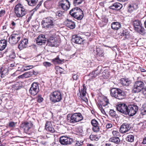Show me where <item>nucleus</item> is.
<instances>
[{"instance_id":"18","label":"nucleus","mask_w":146,"mask_h":146,"mask_svg":"<svg viewBox=\"0 0 146 146\" xmlns=\"http://www.w3.org/2000/svg\"><path fill=\"white\" fill-rule=\"evenodd\" d=\"M72 41L78 44H81L82 43L83 39L80 37L76 35L74 36L72 39Z\"/></svg>"},{"instance_id":"1","label":"nucleus","mask_w":146,"mask_h":146,"mask_svg":"<svg viewBox=\"0 0 146 146\" xmlns=\"http://www.w3.org/2000/svg\"><path fill=\"white\" fill-rule=\"evenodd\" d=\"M110 95L113 97L119 100H121L125 97V92L119 88H113L110 90Z\"/></svg>"},{"instance_id":"55","label":"nucleus","mask_w":146,"mask_h":146,"mask_svg":"<svg viewBox=\"0 0 146 146\" xmlns=\"http://www.w3.org/2000/svg\"><path fill=\"white\" fill-rule=\"evenodd\" d=\"M89 76L90 77V78L91 79H93L95 78L97 76V75H96V74H93L91 75H90V73L89 74Z\"/></svg>"},{"instance_id":"7","label":"nucleus","mask_w":146,"mask_h":146,"mask_svg":"<svg viewBox=\"0 0 146 146\" xmlns=\"http://www.w3.org/2000/svg\"><path fill=\"white\" fill-rule=\"evenodd\" d=\"M21 38L20 35L19 34L13 33L9 37V43L12 45L16 44Z\"/></svg>"},{"instance_id":"49","label":"nucleus","mask_w":146,"mask_h":146,"mask_svg":"<svg viewBox=\"0 0 146 146\" xmlns=\"http://www.w3.org/2000/svg\"><path fill=\"white\" fill-rule=\"evenodd\" d=\"M33 67V66H25V69H23L24 71L29 70L31 69Z\"/></svg>"},{"instance_id":"34","label":"nucleus","mask_w":146,"mask_h":146,"mask_svg":"<svg viewBox=\"0 0 146 146\" xmlns=\"http://www.w3.org/2000/svg\"><path fill=\"white\" fill-rule=\"evenodd\" d=\"M32 124L31 123L25 122L24 123V129L29 130L32 126Z\"/></svg>"},{"instance_id":"29","label":"nucleus","mask_w":146,"mask_h":146,"mask_svg":"<svg viewBox=\"0 0 146 146\" xmlns=\"http://www.w3.org/2000/svg\"><path fill=\"white\" fill-rule=\"evenodd\" d=\"M133 25L134 27L135 30L140 27L142 25L141 21L138 20H136L134 21L133 22Z\"/></svg>"},{"instance_id":"62","label":"nucleus","mask_w":146,"mask_h":146,"mask_svg":"<svg viewBox=\"0 0 146 146\" xmlns=\"http://www.w3.org/2000/svg\"><path fill=\"white\" fill-rule=\"evenodd\" d=\"M139 68L140 69V70L141 72H145L146 71V70H145V69L141 68L140 67H139Z\"/></svg>"},{"instance_id":"37","label":"nucleus","mask_w":146,"mask_h":146,"mask_svg":"<svg viewBox=\"0 0 146 146\" xmlns=\"http://www.w3.org/2000/svg\"><path fill=\"white\" fill-rule=\"evenodd\" d=\"M90 139L92 141H97L99 139V137L97 135H91L90 136Z\"/></svg>"},{"instance_id":"27","label":"nucleus","mask_w":146,"mask_h":146,"mask_svg":"<svg viewBox=\"0 0 146 146\" xmlns=\"http://www.w3.org/2000/svg\"><path fill=\"white\" fill-rule=\"evenodd\" d=\"M121 82L123 86H127L131 84V82L128 78H123L121 79Z\"/></svg>"},{"instance_id":"44","label":"nucleus","mask_w":146,"mask_h":146,"mask_svg":"<svg viewBox=\"0 0 146 146\" xmlns=\"http://www.w3.org/2000/svg\"><path fill=\"white\" fill-rule=\"evenodd\" d=\"M142 112L143 115L146 114V105H144L143 106Z\"/></svg>"},{"instance_id":"11","label":"nucleus","mask_w":146,"mask_h":146,"mask_svg":"<svg viewBox=\"0 0 146 146\" xmlns=\"http://www.w3.org/2000/svg\"><path fill=\"white\" fill-rule=\"evenodd\" d=\"M59 6L63 10L67 11L70 7V2L68 0H62L59 3Z\"/></svg>"},{"instance_id":"9","label":"nucleus","mask_w":146,"mask_h":146,"mask_svg":"<svg viewBox=\"0 0 146 146\" xmlns=\"http://www.w3.org/2000/svg\"><path fill=\"white\" fill-rule=\"evenodd\" d=\"M138 110V107L136 105H130L128 106L127 114L129 116H133L136 113Z\"/></svg>"},{"instance_id":"20","label":"nucleus","mask_w":146,"mask_h":146,"mask_svg":"<svg viewBox=\"0 0 146 146\" xmlns=\"http://www.w3.org/2000/svg\"><path fill=\"white\" fill-rule=\"evenodd\" d=\"M47 43L46 45L48 46H55L56 43L55 39L53 37H50L47 39Z\"/></svg>"},{"instance_id":"17","label":"nucleus","mask_w":146,"mask_h":146,"mask_svg":"<svg viewBox=\"0 0 146 146\" xmlns=\"http://www.w3.org/2000/svg\"><path fill=\"white\" fill-rule=\"evenodd\" d=\"M122 7V5L118 3H115L109 7L110 9L113 10H118L120 9Z\"/></svg>"},{"instance_id":"5","label":"nucleus","mask_w":146,"mask_h":146,"mask_svg":"<svg viewBox=\"0 0 146 146\" xmlns=\"http://www.w3.org/2000/svg\"><path fill=\"white\" fill-rule=\"evenodd\" d=\"M50 96V100L54 103L59 102L62 99L61 93L60 92L58 91L51 93Z\"/></svg>"},{"instance_id":"35","label":"nucleus","mask_w":146,"mask_h":146,"mask_svg":"<svg viewBox=\"0 0 146 146\" xmlns=\"http://www.w3.org/2000/svg\"><path fill=\"white\" fill-rule=\"evenodd\" d=\"M28 3L29 5L34 6L36 5L37 2L38 0H25Z\"/></svg>"},{"instance_id":"10","label":"nucleus","mask_w":146,"mask_h":146,"mask_svg":"<svg viewBox=\"0 0 146 146\" xmlns=\"http://www.w3.org/2000/svg\"><path fill=\"white\" fill-rule=\"evenodd\" d=\"M59 141L62 145H67L71 144L73 141L71 138L67 137L62 136L60 137Z\"/></svg>"},{"instance_id":"22","label":"nucleus","mask_w":146,"mask_h":146,"mask_svg":"<svg viewBox=\"0 0 146 146\" xmlns=\"http://www.w3.org/2000/svg\"><path fill=\"white\" fill-rule=\"evenodd\" d=\"M111 26L112 29L117 30L121 28V25L119 22H114L112 23Z\"/></svg>"},{"instance_id":"59","label":"nucleus","mask_w":146,"mask_h":146,"mask_svg":"<svg viewBox=\"0 0 146 146\" xmlns=\"http://www.w3.org/2000/svg\"><path fill=\"white\" fill-rule=\"evenodd\" d=\"M42 1H40L39 3L37 5V6H36V7L35 8V9H38V8L40 6V5H41V4L42 3Z\"/></svg>"},{"instance_id":"51","label":"nucleus","mask_w":146,"mask_h":146,"mask_svg":"<svg viewBox=\"0 0 146 146\" xmlns=\"http://www.w3.org/2000/svg\"><path fill=\"white\" fill-rule=\"evenodd\" d=\"M100 73L99 71H98V70H96L95 71L92 72L90 73V75H92V74H96V75L98 76Z\"/></svg>"},{"instance_id":"24","label":"nucleus","mask_w":146,"mask_h":146,"mask_svg":"<svg viewBox=\"0 0 146 146\" xmlns=\"http://www.w3.org/2000/svg\"><path fill=\"white\" fill-rule=\"evenodd\" d=\"M67 61L64 60L60 59L57 56V57L52 60V62L54 64H60L65 62V61Z\"/></svg>"},{"instance_id":"58","label":"nucleus","mask_w":146,"mask_h":146,"mask_svg":"<svg viewBox=\"0 0 146 146\" xmlns=\"http://www.w3.org/2000/svg\"><path fill=\"white\" fill-rule=\"evenodd\" d=\"M142 93L144 96H146V87L142 89Z\"/></svg>"},{"instance_id":"41","label":"nucleus","mask_w":146,"mask_h":146,"mask_svg":"<svg viewBox=\"0 0 146 146\" xmlns=\"http://www.w3.org/2000/svg\"><path fill=\"white\" fill-rule=\"evenodd\" d=\"M62 15V12L60 11H58L56 13V15L57 17H61Z\"/></svg>"},{"instance_id":"31","label":"nucleus","mask_w":146,"mask_h":146,"mask_svg":"<svg viewBox=\"0 0 146 146\" xmlns=\"http://www.w3.org/2000/svg\"><path fill=\"white\" fill-rule=\"evenodd\" d=\"M109 141L117 144L120 141V140L119 137H114L110 138Z\"/></svg>"},{"instance_id":"64","label":"nucleus","mask_w":146,"mask_h":146,"mask_svg":"<svg viewBox=\"0 0 146 146\" xmlns=\"http://www.w3.org/2000/svg\"><path fill=\"white\" fill-rule=\"evenodd\" d=\"M142 143L143 144H146V137L143 139Z\"/></svg>"},{"instance_id":"4","label":"nucleus","mask_w":146,"mask_h":146,"mask_svg":"<svg viewBox=\"0 0 146 146\" xmlns=\"http://www.w3.org/2000/svg\"><path fill=\"white\" fill-rule=\"evenodd\" d=\"M82 115L80 113H74L70 118H68V121L71 123H74L81 121L83 119Z\"/></svg>"},{"instance_id":"19","label":"nucleus","mask_w":146,"mask_h":146,"mask_svg":"<svg viewBox=\"0 0 146 146\" xmlns=\"http://www.w3.org/2000/svg\"><path fill=\"white\" fill-rule=\"evenodd\" d=\"M138 8V5L136 3L130 4L127 8L128 12L131 13L134 11L136 10Z\"/></svg>"},{"instance_id":"2","label":"nucleus","mask_w":146,"mask_h":146,"mask_svg":"<svg viewBox=\"0 0 146 146\" xmlns=\"http://www.w3.org/2000/svg\"><path fill=\"white\" fill-rule=\"evenodd\" d=\"M71 16L78 20L82 19L84 17L83 11L79 8L76 7L72 9L69 12Z\"/></svg>"},{"instance_id":"60","label":"nucleus","mask_w":146,"mask_h":146,"mask_svg":"<svg viewBox=\"0 0 146 146\" xmlns=\"http://www.w3.org/2000/svg\"><path fill=\"white\" fill-rule=\"evenodd\" d=\"M112 127V125L111 123H108L106 125V127L107 129H109Z\"/></svg>"},{"instance_id":"56","label":"nucleus","mask_w":146,"mask_h":146,"mask_svg":"<svg viewBox=\"0 0 146 146\" xmlns=\"http://www.w3.org/2000/svg\"><path fill=\"white\" fill-rule=\"evenodd\" d=\"M41 24L42 27L43 28H45V27L46 23L44 20H43L41 23Z\"/></svg>"},{"instance_id":"6","label":"nucleus","mask_w":146,"mask_h":146,"mask_svg":"<svg viewBox=\"0 0 146 146\" xmlns=\"http://www.w3.org/2000/svg\"><path fill=\"white\" fill-rule=\"evenodd\" d=\"M144 86V84L141 81H137L134 84L132 91L135 93H137L142 90Z\"/></svg>"},{"instance_id":"47","label":"nucleus","mask_w":146,"mask_h":146,"mask_svg":"<svg viewBox=\"0 0 146 146\" xmlns=\"http://www.w3.org/2000/svg\"><path fill=\"white\" fill-rule=\"evenodd\" d=\"M113 135V136H117L120 135L119 133L116 131H113L112 132Z\"/></svg>"},{"instance_id":"3","label":"nucleus","mask_w":146,"mask_h":146,"mask_svg":"<svg viewBox=\"0 0 146 146\" xmlns=\"http://www.w3.org/2000/svg\"><path fill=\"white\" fill-rule=\"evenodd\" d=\"M14 11L16 15L18 17H23L27 13V11L23 5L19 3L15 6Z\"/></svg>"},{"instance_id":"8","label":"nucleus","mask_w":146,"mask_h":146,"mask_svg":"<svg viewBox=\"0 0 146 146\" xmlns=\"http://www.w3.org/2000/svg\"><path fill=\"white\" fill-rule=\"evenodd\" d=\"M39 91L38 84L36 82H34L32 84L29 92L33 96H35Z\"/></svg>"},{"instance_id":"40","label":"nucleus","mask_w":146,"mask_h":146,"mask_svg":"<svg viewBox=\"0 0 146 146\" xmlns=\"http://www.w3.org/2000/svg\"><path fill=\"white\" fill-rule=\"evenodd\" d=\"M109 114L110 116L113 117L117 116L115 111L112 110H110L109 111Z\"/></svg>"},{"instance_id":"13","label":"nucleus","mask_w":146,"mask_h":146,"mask_svg":"<svg viewBox=\"0 0 146 146\" xmlns=\"http://www.w3.org/2000/svg\"><path fill=\"white\" fill-rule=\"evenodd\" d=\"M82 86L83 88L81 89V92H80V95L82 100L85 102H86L88 101V100L85 97V96L86 94V90L87 88L84 84H83Z\"/></svg>"},{"instance_id":"32","label":"nucleus","mask_w":146,"mask_h":146,"mask_svg":"<svg viewBox=\"0 0 146 146\" xmlns=\"http://www.w3.org/2000/svg\"><path fill=\"white\" fill-rule=\"evenodd\" d=\"M100 103L103 107L106 108L108 107V104H109L108 100L106 98H105Z\"/></svg>"},{"instance_id":"43","label":"nucleus","mask_w":146,"mask_h":146,"mask_svg":"<svg viewBox=\"0 0 146 146\" xmlns=\"http://www.w3.org/2000/svg\"><path fill=\"white\" fill-rule=\"evenodd\" d=\"M91 123L93 126H97L98 125V122L95 119L92 120L91 121Z\"/></svg>"},{"instance_id":"23","label":"nucleus","mask_w":146,"mask_h":146,"mask_svg":"<svg viewBox=\"0 0 146 146\" xmlns=\"http://www.w3.org/2000/svg\"><path fill=\"white\" fill-rule=\"evenodd\" d=\"M120 35L121 36L124 37L123 38L127 39L129 36V33L128 31L126 30L122 29L121 31Z\"/></svg>"},{"instance_id":"39","label":"nucleus","mask_w":146,"mask_h":146,"mask_svg":"<svg viewBox=\"0 0 146 146\" xmlns=\"http://www.w3.org/2000/svg\"><path fill=\"white\" fill-rule=\"evenodd\" d=\"M127 141L130 142H132L134 140V137L132 135H129L126 138Z\"/></svg>"},{"instance_id":"38","label":"nucleus","mask_w":146,"mask_h":146,"mask_svg":"<svg viewBox=\"0 0 146 146\" xmlns=\"http://www.w3.org/2000/svg\"><path fill=\"white\" fill-rule=\"evenodd\" d=\"M8 71V69L7 68H4L1 73V77L2 78L4 77L7 74Z\"/></svg>"},{"instance_id":"45","label":"nucleus","mask_w":146,"mask_h":146,"mask_svg":"<svg viewBox=\"0 0 146 146\" xmlns=\"http://www.w3.org/2000/svg\"><path fill=\"white\" fill-rule=\"evenodd\" d=\"M19 66L18 67V71H20L22 72L24 71L23 69H25V66H23L22 64H19Z\"/></svg>"},{"instance_id":"33","label":"nucleus","mask_w":146,"mask_h":146,"mask_svg":"<svg viewBox=\"0 0 146 146\" xmlns=\"http://www.w3.org/2000/svg\"><path fill=\"white\" fill-rule=\"evenodd\" d=\"M103 53L104 52L102 50H101L98 48H96V54L97 57L102 56L104 55Z\"/></svg>"},{"instance_id":"63","label":"nucleus","mask_w":146,"mask_h":146,"mask_svg":"<svg viewBox=\"0 0 146 146\" xmlns=\"http://www.w3.org/2000/svg\"><path fill=\"white\" fill-rule=\"evenodd\" d=\"M102 113L104 114H106V112L103 108L100 110Z\"/></svg>"},{"instance_id":"15","label":"nucleus","mask_w":146,"mask_h":146,"mask_svg":"<svg viewBox=\"0 0 146 146\" xmlns=\"http://www.w3.org/2000/svg\"><path fill=\"white\" fill-rule=\"evenodd\" d=\"M36 42L39 45L44 44L46 41L45 36L44 35H40L37 38Z\"/></svg>"},{"instance_id":"26","label":"nucleus","mask_w":146,"mask_h":146,"mask_svg":"<svg viewBox=\"0 0 146 146\" xmlns=\"http://www.w3.org/2000/svg\"><path fill=\"white\" fill-rule=\"evenodd\" d=\"M135 30L142 35H145L146 33V30L142 25Z\"/></svg>"},{"instance_id":"57","label":"nucleus","mask_w":146,"mask_h":146,"mask_svg":"<svg viewBox=\"0 0 146 146\" xmlns=\"http://www.w3.org/2000/svg\"><path fill=\"white\" fill-rule=\"evenodd\" d=\"M43 100V98L41 97H38V99L37 101L39 103H40L42 102Z\"/></svg>"},{"instance_id":"30","label":"nucleus","mask_w":146,"mask_h":146,"mask_svg":"<svg viewBox=\"0 0 146 146\" xmlns=\"http://www.w3.org/2000/svg\"><path fill=\"white\" fill-rule=\"evenodd\" d=\"M7 45V41L5 40H3L0 41V50L4 49Z\"/></svg>"},{"instance_id":"25","label":"nucleus","mask_w":146,"mask_h":146,"mask_svg":"<svg viewBox=\"0 0 146 146\" xmlns=\"http://www.w3.org/2000/svg\"><path fill=\"white\" fill-rule=\"evenodd\" d=\"M67 26L71 29H73L75 27L74 23L71 20L67 19L66 21Z\"/></svg>"},{"instance_id":"42","label":"nucleus","mask_w":146,"mask_h":146,"mask_svg":"<svg viewBox=\"0 0 146 146\" xmlns=\"http://www.w3.org/2000/svg\"><path fill=\"white\" fill-rule=\"evenodd\" d=\"M84 141L78 140L76 141V142L75 144L76 146H80L83 144Z\"/></svg>"},{"instance_id":"46","label":"nucleus","mask_w":146,"mask_h":146,"mask_svg":"<svg viewBox=\"0 0 146 146\" xmlns=\"http://www.w3.org/2000/svg\"><path fill=\"white\" fill-rule=\"evenodd\" d=\"M82 0H74L73 3L75 5H79L81 3Z\"/></svg>"},{"instance_id":"12","label":"nucleus","mask_w":146,"mask_h":146,"mask_svg":"<svg viewBox=\"0 0 146 146\" xmlns=\"http://www.w3.org/2000/svg\"><path fill=\"white\" fill-rule=\"evenodd\" d=\"M117 110L120 112L127 114L128 109V107L124 104H122L118 105L116 108Z\"/></svg>"},{"instance_id":"36","label":"nucleus","mask_w":146,"mask_h":146,"mask_svg":"<svg viewBox=\"0 0 146 146\" xmlns=\"http://www.w3.org/2000/svg\"><path fill=\"white\" fill-rule=\"evenodd\" d=\"M22 87V85L19 82H17L15 84L13 85L12 86V88L16 90L20 89Z\"/></svg>"},{"instance_id":"28","label":"nucleus","mask_w":146,"mask_h":146,"mask_svg":"<svg viewBox=\"0 0 146 146\" xmlns=\"http://www.w3.org/2000/svg\"><path fill=\"white\" fill-rule=\"evenodd\" d=\"M54 25L51 18H46V28H51Z\"/></svg>"},{"instance_id":"16","label":"nucleus","mask_w":146,"mask_h":146,"mask_svg":"<svg viewBox=\"0 0 146 146\" xmlns=\"http://www.w3.org/2000/svg\"><path fill=\"white\" fill-rule=\"evenodd\" d=\"M28 43V40L26 38L22 39L19 42L18 46L20 50H22L27 46Z\"/></svg>"},{"instance_id":"52","label":"nucleus","mask_w":146,"mask_h":146,"mask_svg":"<svg viewBox=\"0 0 146 146\" xmlns=\"http://www.w3.org/2000/svg\"><path fill=\"white\" fill-rule=\"evenodd\" d=\"M78 77V75L77 74H72V78L74 80H77Z\"/></svg>"},{"instance_id":"50","label":"nucleus","mask_w":146,"mask_h":146,"mask_svg":"<svg viewBox=\"0 0 146 146\" xmlns=\"http://www.w3.org/2000/svg\"><path fill=\"white\" fill-rule=\"evenodd\" d=\"M9 126L10 127H13L15 126V123L13 121L10 122L9 123Z\"/></svg>"},{"instance_id":"61","label":"nucleus","mask_w":146,"mask_h":146,"mask_svg":"<svg viewBox=\"0 0 146 146\" xmlns=\"http://www.w3.org/2000/svg\"><path fill=\"white\" fill-rule=\"evenodd\" d=\"M24 78H27L29 77V73L27 72H25L23 74Z\"/></svg>"},{"instance_id":"48","label":"nucleus","mask_w":146,"mask_h":146,"mask_svg":"<svg viewBox=\"0 0 146 146\" xmlns=\"http://www.w3.org/2000/svg\"><path fill=\"white\" fill-rule=\"evenodd\" d=\"M92 130L94 132H98L99 131L100 128L98 126H93Z\"/></svg>"},{"instance_id":"21","label":"nucleus","mask_w":146,"mask_h":146,"mask_svg":"<svg viewBox=\"0 0 146 146\" xmlns=\"http://www.w3.org/2000/svg\"><path fill=\"white\" fill-rule=\"evenodd\" d=\"M46 131L48 133H53L54 129L52 127L51 123L49 122H46Z\"/></svg>"},{"instance_id":"14","label":"nucleus","mask_w":146,"mask_h":146,"mask_svg":"<svg viewBox=\"0 0 146 146\" xmlns=\"http://www.w3.org/2000/svg\"><path fill=\"white\" fill-rule=\"evenodd\" d=\"M130 128L129 124L126 123H124L121 126L119 129V131L122 133H124L128 131Z\"/></svg>"},{"instance_id":"53","label":"nucleus","mask_w":146,"mask_h":146,"mask_svg":"<svg viewBox=\"0 0 146 146\" xmlns=\"http://www.w3.org/2000/svg\"><path fill=\"white\" fill-rule=\"evenodd\" d=\"M102 21L106 24L108 22V19L106 17H104L102 18Z\"/></svg>"},{"instance_id":"54","label":"nucleus","mask_w":146,"mask_h":146,"mask_svg":"<svg viewBox=\"0 0 146 146\" xmlns=\"http://www.w3.org/2000/svg\"><path fill=\"white\" fill-rule=\"evenodd\" d=\"M5 10H1L0 11V17H1L2 16H3L5 14Z\"/></svg>"}]
</instances>
